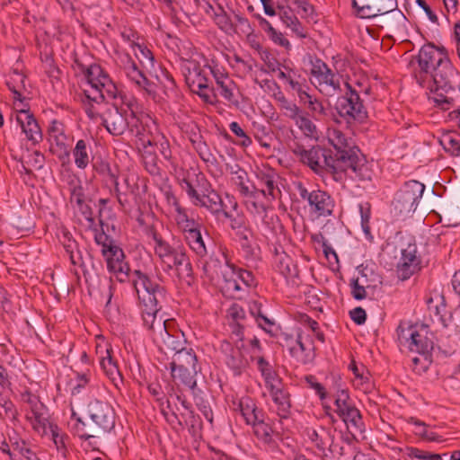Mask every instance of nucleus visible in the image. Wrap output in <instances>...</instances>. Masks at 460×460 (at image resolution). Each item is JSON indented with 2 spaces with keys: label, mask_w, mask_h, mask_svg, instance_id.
I'll use <instances>...</instances> for the list:
<instances>
[{
  "label": "nucleus",
  "mask_w": 460,
  "mask_h": 460,
  "mask_svg": "<svg viewBox=\"0 0 460 460\" xmlns=\"http://www.w3.org/2000/svg\"><path fill=\"white\" fill-rule=\"evenodd\" d=\"M296 190L301 199L306 202L308 212L314 217H328L333 215L335 199L327 190L320 188L308 189L301 182L296 185Z\"/></svg>",
  "instance_id": "obj_13"
},
{
  "label": "nucleus",
  "mask_w": 460,
  "mask_h": 460,
  "mask_svg": "<svg viewBox=\"0 0 460 460\" xmlns=\"http://www.w3.org/2000/svg\"><path fill=\"white\" fill-rule=\"evenodd\" d=\"M292 3L303 19L313 20L316 16L315 8L309 0H292Z\"/></svg>",
  "instance_id": "obj_57"
},
{
  "label": "nucleus",
  "mask_w": 460,
  "mask_h": 460,
  "mask_svg": "<svg viewBox=\"0 0 460 460\" xmlns=\"http://www.w3.org/2000/svg\"><path fill=\"white\" fill-rule=\"evenodd\" d=\"M396 332L401 344L407 345L411 351L427 354L433 349V341L424 329L419 331L415 326L400 324Z\"/></svg>",
  "instance_id": "obj_21"
},
{
  "label": "nucleus",
  "mask_w": 460,
  "mask_h": 460,
  "mask_svg": "<svg viewBox=\"0 0 460 460\" xmlns=\"http://www.w3.org/2000/svg\"><path fill=\"white\" fill-rule=\"evenodd\" d=\"M254 137L261 147L268 150L270 148L272 137L265 126L258 125L254 127Z\"/></svg>",
  "instance_id": "obj_59"
},
{
  "label": "nucleus",
  "mask_w": 460,
  "mask_h": 460,
  "mask_svg": "<svg viewBox=\"0 0 460 460\" xmlns=\"http://www.w3.org/2000/svg\"><path fill=\"white\" fill-rule=\"evenodd\" d=\"M117 66L130 84L141 93L154 96L156 93L155 83L150 81L128 53H119Z\"/></svg>",
  "instance_id": "obj_17"
},
{
  "label": "nucleus",
  "mask_w": 460,
  "mask_h": 460,
  "mask_svg": "<svg viewBox=\"0 0 460 460\" xmlns=\"http://www.w3.org/2000/svg\"><path fill=\"white\" fill-rule=\"evenodd\" d=\"M9 442L13 452L17 454V458H27L29 460H36V455L27 446V443L20 438L17 432L13 429L12 432L7 433Z\"/></svg>",
  "instance_id": "obj_39"
},
{
  "label": "nucleus",
  "mask_w": 460,
  "mask_h": 460,
  "mask_svg": "<svg viewBox=\"0 0 460 460\" xmlns=\"http://www.w3.org/2000/svg\"><path fill=\"white\" fill-rule=\"evenodd\" d=\"M91 146L84 139H79L73 149L75 164L79 169H85L90 164Z\"/></svg>",
  "instance_id": "obj_43"
},
{
  "label": "nucleus",
  "mask_w": 460,
  "mask_h": 460,
  "mask_svg": "<svg viewBox=\"0 0 460 460\" xmlns=\"http://www.w3.org/2000/svg\"><path fill=\"white\" fill-rule=\"evenodd\" d=\"M142 162L145 169L153 176L160 175L161 168L158 165V158L153 149V145L150 140L144 146L142 151Z\"/></svg>",
  "instance_id": "obj_40"
},
{
  "label": "nucleus",
  "mask_w": 460,
  "mask_h": 460,
  "mask_svg": "<svg viewBox=\"0 0 460 460\" xmlns=\"http://www.w3.org/2000/svg\"><path fill=\"white\" fill-rule=\"evenodd\" d=\"M64 248L73 265L79 267L84 265L82 253L79 251L78 245L75 240L68 239L67 243H64Z\"/></svg>",
  "instance_id": "obj_54"
},
{
  "label": "nucleus",
  "mask_w": 460,
  "mask_h": 460,
  "mask_svg": "<svg viewBox=\"0 0 460 460\" xmlns=\"http://www.w3.org/2000/svg\"><path fill=\"white\" fill-rule=\"evenodd\" d=\"M151 237L154 241L155 255L165 273L179 279L191 277L192 266L187 250L179 240L172 239L170 242L155 230L151 232Z\"/></svg>",
  "instance_id": "obj_4"
},
{
  "label": "nucleus",
  "mask_w": 460,
  "mask_h": 460,
  "mask_svg": "<svg viewBox=\"0 0 460 460\" xmlns=\"http://www.w3.org/2000/svg\"><path fill=\"white\" fill-rule=\"evenodd\" d=\"M102 226V222L101 221ZM95 243L101 246L102 255L104 257L107 269L114 273L122 281L123 277L127 278L129 272V265L125 260L123 250L116 243V241L102 231H96L94 234Z\"/></svg>",
  "instance_id": "obj_10"
},
{
  "label": "nucleus",
  "mask_w": 460,
  "mask_h": 460,
  "mask_svg": "<svg viewBox=\"0 0 460 460\" xmlns=\"http://www.w3.org/2000/svg\"><path fill=\"white\" fill-rule=\"evenodd\" d=\"M236 235L238 237L242 250L243 251V252L245 254V257L246 258L252 257L254 254V249L252 246L251 242L249 240L247 229H243V231H237Z\"/></svg>",
  "instance_id": "obj_62"
},
{
  "label": "nucleus",
  "mask_w": 460,
  "mask_h": 460,
  "mask_svg": "<svg viewBox=\"0 0 460 460\" xmlns=\"http://www.w3.org/2000/svg\"><path fill=\"white\" fill-rule=\"evenodd\" d=\"M238 409L248 425L255 424L256 421L265 419L264 411L259 408L256 402L249 396L239 399Z\"/></svg>",
  "instance_id": "obj_34"
},
{
  "label": "nucleus",
  "mask_w": 460,
  "mask_h": 460,
  "mask_svg": "<svg viewBox=\"0 0 460 460\" xmlns=\"http://www.w3.org/2000/svg\"><path fill=\"white\" fill-rule=\"evenodd\" d=\"M167 202L172 209L173 219L182 234L199 224L194 218L189 217L187 209L181 205L179 199L172 193L167 194Z\"/></svg>",
  "instance_id": "obj_31"
},
{
  "label": "nucleus",
  "mask_w": 460,
  "mask_h": 460,
  "mask_svg": "<svg viewBox=\"0 0 460 460\" xmlns=\"http://www.w3.org/2000/svg\"><path fill=\"white\" fill-rule=\"evenodd\" d=\"M222 256L225 260L224 267L218 259L211 257L204 263L203 270L210 279H216L220 273L225 292L234 298H241L250 288L256 285L255 278L252 271L232 263L225 253Z\"/></svg>",
  "instance_id": "obj_3"
},
{
  "label": "nucleus",
  "mask_w": 460,
  "mask_h": 460,
  "mask_svg": "<svg viewBox=\"0 0 460 460\" xmlns=\"http://www.w3.org/2000/svg\"><path fill=\"white\" fill-rule=\"evenodd\" d=\"M94 169L98 174L109 177L114 184L116 192H119L118 178L112 172V169L108 162L101 161L99 164L94 165Z\"/></svg>",
  "instance_id": "obj_61"
},
{
  "label": "nucleus",
  "mask_w": 460,
  "mask_h": 460,
  "mask_svg": "<svg viewBox=\"0 0 460 460\" xmlns=\"http://www.w3.org/2000/svg\"><path fill=\"white\" fill-rule=\"evenodd\" d=\"M199 371H200V367L179 368L171 372L173 379L178 380L184 386L188 387L192 394L196 396L198 390L196 376Z\"/></svg>",
  "instance_id": "obj_38"
},
{
  "label": "nucleus",
  "mask_w": 460,
  "mask_h": 460,
  "mask_svg": "<svg viewBox=\"0 0 460 460\" xmlns=\"http://www.w3.org/2000/svg\"><path fill=\"white\" fill-rule=\"evenodd\" d=\"M197 180L200 183V193L193 205L206 208L216 218L231 217V213L227 211V206L222 197L212 188L205 176L198 175Z\"/></svg>",
  "instance_id": "obj_19"
},
{
  "label": "nucleus",
  "mask_w": 460,
  "mask_h": 460,
  "mask_svg": "<svg viewBox=\"0 0 460 460\" xmlns=\"http://www.w3.org/2000/svg\"><path fill=\"white\" fill-rule=\"evenodd\" d=\"M420 269V259L417 256V245L415 243H409L401 249V258L396 267L398 278L406 280Z\"/></svg>",
  "instance_id": "obj_23"
},
{
  "label": "nucleus",
  "mask_w": 460,
  "mask_h": 460,
  "mask_svg": "<svg viewBox=\"0 0 460 460\" xmlns=\"http://www.w3.org/2000/svg\"><path fill=\"white\" fill-rule=\"evenodd\" d=\"M199 367L198 365V358L192 348L187 347L178 353H174L172 360L170 363L171 371H175L179 368H191Z\"/></svg>",
  "instance_id": "obj_36"
},
{
  "label": "nucleus",
  "mask_w": 460,
  "mask_h": 460,
  "mask_svg": "<svg viewBox=\"0 0 460 460\" xmlns=\"http://www.w3.org/2000/svg\"><path fill=\"white\" fill-rule=\"evenodd\" d=\"M334 405V411L341 420L350 412V410L356 408L349 397V391L347 389L337 390Z\"/></svg>",
  "instance_id": "obj_41"
},
{
  "label": "nucleus",
  "mask_w": 460,
  "mask_h": 460,
  "mask_svg": "<svg viewBox=\"0 0 460 460\" xmlns=\"http://www.w3.org/2000/svg\"><path fill=\"white\" fill-rule=\"evenodd\" d=\"M0 419L9 420L15 424L18 421V411L14 403L0 393Z\"/></svg>",
  "instance_id": "obj_49"
},
{
  "label": "nucleus",
  "mask_w": 460,
  "mask_h": 460,
  "mask_svg": "<svg viewBox=\"0 0 460 460\" xmlns=\"http://www.w3.org/2000/svg\"><path fill=\"white\" fill-rule=\"evenodd\" d=\"M351 296L356 300H362L367 297L366 288H374L375 285L366 281H358L352 279L350 280Z\"/></svg>",
  "instance_id": "obj_56"
},
{
  "label": "nucleus",
  "mask_w": 460,
  "mask_h": 460,
  "mask_svg": "<svg viewBox=\"0 0 460 460\" xmlns=\"http://www.w3.org/2000/svg\"><path fill=\"white\" fill-rule=\"evenodd\" d=\"M87 412L90 422L84 421L71 406V416L67 425L71 432L81 439L100 438L114 429L116 413L108 402L99 399L92 400L88 403Z\"/></svg>",
  "instance_id": "obj_2"
},
{
  "label": "nucleus",
  "mask_w": 460,
  "mask_h": 460,
  "mask_svg": "<svg viewBox=\"0 0 460 460\" xmlns=\"http://www.w3.org/2000/svg\"><path fill=\"white\" fill-rule=\"evenodd\" d=\"M285 84H288L289 87L296 93L298 98L307 92L306 89L308 87L305 79L296 71H291V76H288V80Z\"/></svg>",
  "instance_id": "obj_55"
},
{
  "label": "nucleus",
  "mask_w": 460,
  "mask_h": 460,
  "mask_svg": "<svg viewBox=\"0 0 460 460\" xmlns=\"http://www.w3.org/2000/svg\"><path fill=\"white\" fill-rule=\"evenodd\" d=\"M204 67L208 68L214 77L216 83L214 89L217 97L220 95L229 106L238 108L240 105V92L226 69L214 58L207 60Z\"/></svg>",
  "instance_id": "obj_14"
},
{
  "label": "nucleus",
  "mask_w": 460,
  "mask_h": 460,
  "mask_svg": "<svg viewBox=\"0 0 460 460\" xmlns=\"http://www.w3.org/2000/svg\"><path fill=\"white\" fill-rule=\"evenodd\" d=\"M213 20L217 27L227 34L235 32V26L224 8L217 6V12H214Z\"/></svg>",
  "instance_id": "obj_50"
},
{
  "label": "nucleus",
  "mask_w": 460,
  "mask_h": 460,
  "mask_svg": "<svg viewBox=\"0 0 460 460\" xmlns=\"http://www.w3.org/2000/svg\"><path fill=\"white\" fill-rule=\"evenodd\" d=\"M279 107L283 111V114L294 122L304 112L295 102L288 101L284 96L279 99Z\"/></svg>",
  "instance_id": "obj_52"
},
{
  "label": "nucleus",
  "mask_w": 460,
  "mask_h": 460,
  "mask_svg": "<svg viewBox=\"0 0 460 460\" xmlns=\"http://www.w3.org/2000/svg\"><path fill=\"white\" fill-rule=\"evenodd\" d=\"M195 57H203L195 53L187 57H181L180 69L184 77L185 83L190 90L198 94L204 102L215 104L217 93L214 86L207 76L204 68Z\"/></svg>",
  "instance_id": "obj_9"
},
{
  "label": "nucleus",
  "mask_w": 460,
  "mask_h": 460,
  "mask_svg": "<svg viewBox=\"0 0 460 460\" xmlns=\"http://www.w3.org/2000/svg\"><path fill=\"white\" fill-rule=\"evenodd\" d=\"M25 76L22 74L15 73L14 76L12 77L13 82H8L7 85L9 90L13 94V99L22 102V93L20 88H24Z\"/></svg>",
  "instance_id": "obj_58"
},
{
  "label": "nucleus",
  "mask_w": 460,
  "mask_h": 460,
  "mask_svg": "<svg viewBox=\"0 0 460 460\" xmlns=\"http://www.w3.org/2000/svg\"><path fill=\"white\" fill-rule=\"evenodd\" d=\"M25 419L32 429L40 436L48 435L49 430L54 426L49 421V411L45 405L42 409L26 411Z\"/></svg>",
  "instance_id": "obj_32"
},
{
  "label": "nucleus",
  "mask_w": 460,
  "mask_h": 460,
  "mask_svg": "<svg viewBox=\"0 0 460 460\" xmlns=\"http://www.w3.org/2000/svg\"><path fill=\"white\" fill-rule=\"evenodd\" d=\"M444 150L452 156H460V139L452 134H446L440 139Z\"/></svg>",
  "instance_id": "obj_53"
},
{
  "label": "nucleus",
  "mask_w": 460,
  "mask_h": 460,
  "mask_svg": "<svg viewBox=\"0 0 460 460\" xmlns=\"http://www.w3.org/2000/svg\"><path fill=\"white\" fill-rule=\"evenodd\" d=\"M346 92L338 97L336 111L347 123H363L367 119V111L361 95H368L371 88L368 84L355 82L354 84L345 83Z\"/></svg>",
  "instance_id": "obj_8"
},
{
  "label": "nucleus",
  "mask_w": 460,
  "mask_h": 460,
  "mask_svg": "<svg viewBox=\"0 0 460 460\" xmlns=\"http://www.w3.org/2000/svg\"><path fill=\"white\" fill-rule=\"evenodd\" d=\"M257 180L261 189L259 190L261 195L270 200H273L277 198V194L280 193V190L277 185L278 175L270 169L266 171H260L256 173Z\"/></svg>",
  "instance_id": "obj_33"
},
{
  "label": "nucleus",
  "mask_w": 460,
  "mask_h": 460,
  "mask_svg": "<svg viewBox=\"0 0 460 460\" xmlns=\"http://www.w3.org/2000/svg\"><path fill=\"white\" fill-rule=\"evenodd\" d=\"M294 153L304 164L309 166L315 173L321 174L326 172L335 174L341 171L331 151L319 146L310 149L298 146Z\"/></svg>",
  "instance_id": "obj_15"
},
{
  "label": "nucleus",
  "mask_w": 460,
  "mask_h": 460,
  "mask_svg": "<svg viewBox=\"0 0 460 460\" xmlns=\"http://www.w3.org/2000/svg\"><path fill=\"white\" fill-rule=\"evenodd\" d=\"M257 368L263 377L266 388L282 381L272 366L263 357L257 358Z\"/></svg>",
  "instance_id": "obj_45"
},
{
  "label": "nucleus",
  "mask_w": 460,
  "mask_h": 460,
  "mask_svg": "<svg viewBox=\"0 0 460 460\" xmlns=\"http://www.w3.org/2000/svg\"><path fill=\"white\" fill-rule=\"evenodd\" d=\"M143 325L150 332L153 341L160 350L178 353L187 348L184 334L175 330L166 320L159 317L153 323H146Z\"/></svg>",
  "instance_id": "obj_11"
},
{
  "label": "nucleus",
  "mask_w": 460,
  "mask_h": 460,
  "mask_svg": "<svg viewBox=\"0 0 460 460\" xmlns=\"http://www.w3.org/2000/svg\"><path fill=\"white\" fill-rule=\"evenodd\" d=\"M352 7L358 17L370 19L376 17L375 0H352Z\"/></svg>",
  "instance_id": "obj_48"
},
{
  "label": "nucleus",
  "mask_w": 460,
  "mask_h": 460,
  "mask_svg": "<svg viewBox=\"0 0 460 460\" xmlns=\"http://www.w3.org/2000/svg\"><path fill=\"white\" fill-rule=\"evenodd\" d=\"M229 128L236 137H240L239 145L244 147L252 145V138L245 133L238 122H231L229 124Z\"/></svg>",
  "instance_id": "obj_63"
},
{
  "label": "nucleus",
  "mask_w": 460,
  "mask_h": 460,
  "mask_svg": "<svg viewBox=\"0 0 460 460\" xmlns=\"http://www.w3.org/2000/svg\"><path fill=\"white\" fill-rule=\"evenodd\" d=\"M275 405V411L280 420H288L291 416L290 394L283 382L267 388Z\"/></svg>",
  "instance_id": "obj_27"
},
{
  "label": "nucleus",
  "mask_w": 460,
  "mask_h": 460,
  "mask_svg": "<svg viewBox=\"0 0 460 460\" xmlns=\"http://www.w3.org/2000/svg\"><path fill=\"white\" fill-rule=\"evenodd\" d=\"M241 196L243 198V204L250 214L262 216L266 213L267 207L261 201L260 198L262 195L257 187L252 186V189Z\"/></svg>",
  "instance_id": "obj_37"
},
{
  "label": "nucleus",
  "mask_w": 460,
  "mask_h": 460,
  "mask_svg": "<svg viewBox=\"0 0 460 460\" xmlns=\"http://www.w3.org/2000/svg\"><path fill=\"white\" fill-rule=\"evenodd\" d=\"M112 349L110 344H98L96 346V354L98 356L100 366L105 375L118 386L119 382H122V376L119 370L117 362L112 358Z\"/></svg>",
  "instance_id": "obj_30"
},
{
  "label": "nucleus",
  "mask_w": 460,
  "mask_h": 460,
  "mask_svg": "<svg viewBox=\"0 0 460 460\" xmlns=\"http://www.w3.org/2000/svg\"><path fill=\"white\" fill-rule=\"evenodd\" d=\"M133 276L132 283L137 296L143 324L153 323L158 318L157 314L165 301L166 289L140 270H136Z\"/></svg>",
  "instance_id": "obj_6"
},
{
  "label": "nucleus",
  "mask_w": 460,
  "mask_h": 460,
  "mask_svg": "<svg viewBox=\"0 0 460 460\" xmlns=\"http://www.w3.org/2000/svg\"><path fill=\"white\" fill-rule=\"evenodd\" d=\"M376 17L378 15L388 14L382 22L390 28H398L403 25L406 17L397 7V0H375Z\"/></svg>",
  "instance_id": "obj_28"
},
{
  "label": "nucleus",
  "mask_w": 460,
  "mask_h": 460,
  "mask_svg": "<svg viewBox=\"0 0 460 460\" xmlns=\"http://www.w3.org/2000/svg\"><path fill=\"white\" fill-rule=\"evenodd\" d=\"M305 434L322 460H351L353 445L345 441L335 429L319 425L306 428Z\"/></svg>",
  "instance_id": "obj_5"
},
{
  "label": "nucleus",
  "mask_w": 460,
  "mask_h": 460,
  "mask_svg": "<svg viewBox=\"0 0 460 460\" xmlns=\"http://www.w3.org/2000/svg\"><path fill=\"white\" fill-rule=\"evenodd\" d=\"M66 128L65 124L58 119H53L49 127V141L50 143V150L52 153L57 154L58 157L68 155L69 137L66 133Z\"/></svg>",
  "instance_id": "obj_26"
},
{
  "label": "nucleus",
  "mask_w": 460,
  "mask_h": 460,
  "mask_svg": "<svg viewBox=\"0 0 460 460\" xmlns=\"http://www.w3.org/2000/svg\"><path fill=\"white\" fill-rule=\"evenodd\" d=\"M425 185L418 181H406L396 192L392 202L396 215L414 212L422 198Z\"/></svg>",
  "instance_id": "obj_18"
},
{
  "label": "nucleus",
  "mask_w": 460,
  "mask_h": 460,
  "mask_svg": "<svg viewBox=\"0 0 460 460\" xmlns=\"http://www.w3.org/2000/svg\"><path fill=\"white\" fill-rule=\"evenodd\" d=\"M242 347H243V343L234 346L228 341H223L220 344L222 359L235 376L241 375L248 365L247 359L242 351Z\"/></svg>",
  "instance_id": "obj_25"
},
{
  "label": "nucleus",
  "mask_w": 460,
  "mask_h": 460,
  "mask_svg": "<svg viewBox=\"0 0 460 460\" xmlns=\"http://www.w3.org/2000/svg\"><path fill=\"white\" fill-rule=\"evenodd\" d=\"M287 347L289 354L297 362L306 365L314 358V346L311 337L298 332L296 339H288Z\"/></svg>",
  "instance_id": "obj_22"
},
{
  "label": "nucleus",
  "mask_w": 460,
  "mask_h": 460,
  "mask_svg": "<svg viewBox=\"0 0 460 460\" xmlns=\"http://www.w3.org/2000/svg\"><path fill=\"white\" fill-rule=\"evenodd\" d=\"M458 81L460 83V73L448 58L430 75L427 84L432 82L437 90L442 89L447 92L453 90Z\"/></svg>",
  "instance_id": "obj_24"
},
{
  "label": "nucleus",
  "mask_w": 460,
  "mask_h": 460,
  "mask_svg": "<svg viewBox=\"0 0 460 460\" xmlns=\"http://www.w3.org/2000/svg\"><path fill=\"white\" fill-rule=\"evenodd\" d=\"M15 119L29 141L32 144H38L42 140L41 129L30 110L24 108L17 110Z\"/></svg>",
  "instance_id": "obj_29"
},
{
  "label": "nucleus",
  "mask_w": 460,
  "mask_h": 460,
  "mask_svg": "<svg viewBox=\"0 0 460 460\" xmlns=\"http://www.w3.org/2000/svg\"><path fill=\"white\" fill-rule=\"evenodd\" d=\"M300 102L306 105L307 109L311 111L312 117L318 120L320 118L326 115V108L323 102L316 97L312 96L307 92L299 98Z\"/></svg>",
  "instance_id": "obj_46"
},
{
  "label": "nucleus",
  "mask_w": 460,
  "mask_h": 460,
  "mask_svg": "<svg viewBox=\"0 0 460 460\" xmlns=\"http://www.w3.org/2000/svg\"><path fill=\"white\" fill-rule=\"evenodd\" d=\"M231 181L237 188L240 195L243 193H247L250 189L248 182V173L247 172L241 168L238 164L231 167Z\"/></svg>",
  "instance_id": "obj_47"
},
{
  "label": "nucleus",
  "mask_w": 460,
  "mask_h": 460,
  "mask_svg": "<svg viewBox=\"0 0 460 460\" xmlns=\"http://www.w3.org/2000/svg\"><path fill=\"white\" fill-rule=\"evenodd\" d=\"M353 385L364 392L365 394L371 393L374 389V384L370 379L369 373L367 371L361 373L358 376L354 377Z\"/></svg>",
  "instance_id": "obj_60"
},
{
  "label": "nucleus",
  "mask_w": 460,
  "mask_h": 460,
  "mask_svg": "<svg viewBox=\"0 0 460 460\" xmlns=\"http://www.w3.org/2000/svg\"><path fill=\"white\" fill-rule=\"evenodd\" d=\"M129 110L132 117L131 119L136 120V122L129 121L127 118V114H124L114 105L111 108H108L102 113V125H103L111 135L115 137L123 135L128 128H129L131 132H134V128H136V133L138 134L139 130L137 122L139 121L140 119L137 117L131 106H129Z\"/></svg>",
  "instance_id": "obj_20"
},
{
  "label": "nucleus",
  "mask_w": 460,
  "mask_h": 460,
  "mask_svg": "<svg viewBox=\"0 0 460 460\" xmlns=\"http://www.w3.org/2000/svg\"><path fill=\"white\" fill-rule=\"evenodd\" d=\"M294 123L305 137L310 139L318 138V128L306 111H304Z\"/></svg>",
  "instance_id": "obj_44"
},
{
  "label": "nucleus",
  "mask_w": 460,
  "mask_h": 460,
  "mask_svg": "<svg viewBox=\"0 0 460 460\" xmlns=\"http://www.w3.org/2000/svg\"><path fill=\"white\" fill-rule=\"evenodd\" d=\"M416 58L418 66L414 69V77L424 87L430 75L449 58L445 47L428 43L420 48Z\"/></svg>",
  "instance_id": "obj_12"
},
{
  "label": "nucleus",
  "mask_w": 460,
  "mask_h": 460,
  "mask_svg": "<svg viewBox=\"0 0 460 460\" xmlns=\"http://www.w3.org/2000/svg\"><path fill=\"white\" fill-rule=\"evenodd\" d=\"M252 426L253 427L254 435L258 439L267 445L273 442V429L270 424L264 421V419L256 421Z\"/></svg>",
  "instance_id": "obj_51"
},
{
  "label": "nucleus",
  "mask_w": 460,
  "mask_h": 460,
  "mask_svg": "<svg viewBox=\"0 0 460 460\" xmlns=\"http://www.w3.org/2000/svg\"><path fill=\"white\" fill-rule=\"evenodd\" d=\"M310 74L314 80L315 86L323 94L333 96L341 91V76L329 66L317 57L310 59Z\"/></svg>",
  "instance_id": "obj_16"
},
{
  "label": "nucleus",
  "mask_w": 460,
  "mask_h": 460,
  "mask_svg": "<svg viewBox=\"0 0 460 460\" xmlns=\"http://www.w3.org/2000/svg\"><path fill=\"white\" fill-rule=\"evenodd\" d=\"M285 26L299 39H306L308 37L307 29L303 25L297 16Z\"/></svg>",
  "instance_id": "obj_64"
},
{
  "label": "nucleus",
  "mask_w": 460,
  "mask_h": 460,
  "mask_svg": "<svg viewBox=\"0 0 460 460\" xmlns=\"http://www.w3.org/2000/svg\"><path fill=\"white\" fill-rule=\"evenodd\" d=\"M81 72L89 86L84 93L87 99L96 103L121 99V91L110 75L98 64L88 66L80 65Z\"/></svg>",
  "instance_id": "obj_7"
},
{
  "label": "nucleus",
  "mask_w": 460,
  "mask_h": 460,
  "mask_svg": "<svg viewBox=\"0 0 460 460\" xmlns=\"http://www.w3.org/2000/svg\"><path fill=\"white\" fill-rule=\"evenodd\" d=\"M347 429L353 436H360L365 430V424L359 410L356 407L350 410V412L342 419Z\"/></svg>",
  "instance_id": "obj_42"
},
{
  "label": "nucleus",
  "mask_w": 460,
  "mask_h": 460,
  "mask_svg": "<svg viewBox=\"0 0 460 460\" xmlns=\"http://www.w3.org/2000/svg\"><path fill=\"white\" fill-rule=\"evenodd\" d=\"M327 139L335 150L332 157L341 172L356 181H366L372 179V171L366 160L359 155L360 151L350 137L338 128H329Z\"/></svg>",
  "instance_id": "obj_1"
},
{
  "label": "nucleus",
  "mask_w": 460,
  "mask_h": 460,
  "mask_svg": "<svg viewBox=\"0 0 460 460\" xmlns=\"http://www.w3.org/2000/svg\"><path fill=\"white\" fill-rule=\"evenodd\" d=\"M201 225L199 223L195 227L188 229L183 233L184 239L190 250L200 259L208 255V249L201 234Z\"/></svg>",
  "instance_id": "obj_35"
}]
</instances>
